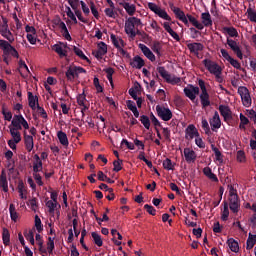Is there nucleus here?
<instances>
[{
	"label": "nucleus",
	"instance_id": "a878e982",
	"mask_svg": "<svg viewBox=\"0 0 256 256\" xmlns=\"http://www.w3.org/2000/svg\"><path fill=\"white\" fill-rule=\"evenodd\" d=\"M203 173L211 181H214L215 183H217V181H219V178H217V175H215V173H213V170H211V168L205 167L203 169Z\"/></svg>",
	"mask_w": 256,
	"mask_h": 256
},
{
	"label": "nucleus",
	"instance_id": "72a5a7b5",
	"mask_svg": "<svg viewBox=\"0 0 256 256\" xmlns=\"http://www.w3.org/2000/svg\"><path fill=\"white\" fill-rule=\"evenodd\" d=\"M92 239L97 247H103V238L97 232H92Z\"/></svg>",
	"mask_w": 256,
	"mask_h": 256
},
{
	"label": "nucleus",
	"instance_id": "20e7f679",
	"mask_svg": "<svg viewBox=\"0 0 256 256\" xmlns=\"http://www.w3.org/2000/svg\"><path fill=\"white\" fill-rule=\"evenodd\" d=\"M157 71L166 83H170L171 85H178V83H181V78L169 74V72L165 70V67L159 66L157 67Z\"/></svg>",
	"mask_w": 256,
	"mask_h": 256
},
{
	"label": "nucleus",
	"instance_id": "c9c22d12",
	"mask_svg": "<svg viewBox=\"0 0 256 256\" xmlns=\"http://www.w3.org/2000/svg\"><path fill=\"white\" fill-rule=\"evenodd\" d=\"M211 149L214 152V155L216 157V161L219 163H223V154L219 150V148L215 147L213 144L211 145Z\"/></svg>",
	"mask_w": 256,
	"mask_h": 256
},
{
	"label": "nucleus",
	"instance_id": "5701e85b",
	"mask_svg": "<svg viewBox=\"0 0 256 256\" xmlns=\"http://www.w3.org/2000/svg\"><path fill=\"white\" fill-rule=\"evenodd\" d=\"M256 244V234L249 233L248 239L246 241V249L247 251H251L255 247Z\"/></svg>",
	"mask_w": 256,
	"mask_h": 256
},
{
	"label": "nucleus",
	"instance_id": "2eb2a0df",
	"mask_svg": "<svg viewBox=\"0 0 256 256\" xmlns=\"http://www.w3.org/2000/svg\"><path fill=\"white\" fill-rule=\"evenodd\" d=\"M187 48L189 49L190 53H193L196 55V57H199V51H203L204 46L202 43L194 42L187 44Z\"/></svg>",
	"mask_w": 256,
	"mask_h": 256
},
{
	"label": "nucleus",
	"instance_id": "13d9d810",
	"mask_svg": "<svg viewBox=\"0 0 256 256\" xmlns=\"http://www.w3.org/2000/svg\"><path fill=\"white\" fill-rule=\"evenodd\" d=\"M122 163H123V160H120V159L113 162V165H114L113 171H115V173H119V171L123 169V167H121Z\"/></svg>",
	"mask_w": 256,
	"mask_h": 256
},
{
	"label": "nucleus",
	"instance_id": "ea45409f",
	"mask_svg": "<svg viewBox=\"0 0 256 256\" xmlns=\"http://www.w3.org/2000/svg\"><path fill=\"white\" fill-rule=\"evenodd\" d=\"M156 15L160 17L161 19H164L165 21H171V16L167 14V11L164 9L159 8L158 12H156Z\"/></svg>",
	"mask_w": 256,
	"mask_h": 256
},
{
	"label": "nucleus",
	"instance_id": "f704fd0d",
	"mask_svg": "<svg viewBox=\"0 0 256 256\" xmlns=\"http://www.w3.org/2000/svg\"><path fill=\"white\" fill-rule=\"evenodd\" d=\"M140 123H142V125L145 127V129H148V130L151 129V120L149 119V116L141 115Z\"/></svg>",
	"mask_w": 256,
	"mask_h": 256
},
{
	"label": "nucleus",
	"instance_id": "393cba45",
	"mask_svg": "<svg viewBox=\"0 0 256 256\" xmlns=\"http://www.w3.org/2000/svg\"><path fill=\"white\" fill-rule=\"evenodd\" d=\"M227 244L229 249L233 252V253H239V242H237L236 240H234L233 238H229L227 240Z\"/></svg>",
	"mask_w": 256,
	"mask_h": 256
},
{
	"label": "nucleus",
	"instance_id": "4d7b16f0",
	"mask_svg": "<svg viewBox=\"0 0 256 256\" xmlns=\"http://www.w3.org/2000/svg\"><path fill=\"white\" fill-rule=\"evenodd\" d=\"M0 187H2L4 193L9 192V182L3 178H0Z\"/></svg>",
	"mask_w": 256,
	"mask_h": 256
},
{
	"label": "nucleus",
	"instance_id": "e433bc0d",
	"mask_svg": "<svg viewBox=\"0 0 256 256\" xmlns=\"http://www.w3.org/2000/svg\"><path fill=\"white\" fill-rule=\"evenodd\" d=\"M24 237L27 241H29L32 245H35V234L33 233V230L24 231Z\"/></svg>",
	"mask_w": 256,
	"mask_h": 256
},
{
	"label": "nucleus",
	"instance_id": "7c9ffc66",
	"mask_svg": "<svg viewBox=\"0 0 256 256\" xmlns=\"http://www.w3.org/2000/svg\"><path fill=\"white\" fill-rule=\"evenodd\" d=\"M10 135L13 138L11 141H15V143H21V132L17 131V129L10 128Z\"/></svg>",
	"mask_w": 256,
	"mask_h": 256
},
{
	"label": "nucleus",
	"instance_id": "0eeeda50",
	"mask_svg": "<svg viewBox=\"0 0 256 256\" xmlns=\"http://www.w3.org/2000/svg\"><path fill=\"white\" fill-rule=\"evenodd\" d=\"M238 94L241 97L244 107H251V94L245 86L238 87Z\"/></svg>",
	"mask_w": 256,
	"mask_h": 256
},
{
	"label": "nucleus",
	"instance_id": "680f3d73",
	"mask_svg": "<svg viewBox=\"0 0 256 256\" xmlns=\"http://www.w3.org/2000/svg\"><path fill=\"white\" fill-rule=\"evenodd\" d=\"M23 115L19 114V115H14V118L11 122V125L12 126H15V125H21V119H23Z\"/></svg>",
	"mask_w": 256,
	"mask_h": 256
},
{
	"label": "nucleus",
	"instance_id": "b1692460",
	"mask_svg": "<svg viewBox=\"0 0 256 256\" xmlns=\"http://www.w3.org/2000/svg\"><path fill=\"white\" fill-rule=\"evenodd\" d=\"M110 39L116 49H119L120 47H125V41H123V38H117L115 34H111Z\"/></svg>",
	"mask_w": 256,
	"mask_h": 256
},
{
	"label": "nucleus",
	"instance_id": "09e8293b",
	"mask_svg": "<svg viewBox=\"0 0 256 256\" xmlns=\"http://www.w3.org/2000/svg\"><path fill=\"white\" fill-rule=\"evenodd\" d=\"M86 101H87V96L85 95V92L77 96V103L78 105H80V107H85Z\"/></svg>",
	"mask_w": 256,
	"mask_h": 256
},
{
	"label": "nucleus",
	"instance_id": "cd10ccee",
	"mask_svg": "<svg viewBox=\"0 0 256 256\" xmlns=\"http://www.w3.org/2000/svg\"><path fill=\"white\" fill-rule=\"evenodd\" d=\"M39 99L35 96H33L32 92H28V104L29 107L35 111V109H37V107H35L36 103H38Z\"/></svg>",
	"mask_w": 256,
	"mask_h": 256
},
{
	"label": "nucleus",
	"instance_id": "bb28decb",
	"mask_svg": "<svg viewBox=\"0 0 256 256\" xmlns=\"http://www.w3.org/2000/svg\"><path fill=\"white\" fill-rule=\"evenodd\" d=\"M57 137L59 139V142L64 146V147H69V139L67 138V134L63 131H59L57 133Z\"/></svg>",
	"mask_w": 256,
	"mask_h": 256
},
{
	"label": "nucleus",
	"instance_id": "412c9836",
	"mask_svg": "<svg viewBox=\"0 0 256 256\" xmlns=\"http://www.w3.org/2000/svg\"><path fill=\"white\" fill-rule=\"evenodd\" d=\"M186 19L193 25V27H196L199 31H203V24H201L193 15L186 14Z\"/></svg>",
	"mask_w": 256,
	"mask_h": 256
},
{
	"label": "nucleus",
	"instance_id": "ddd939ff",
	"mask_svg": "<svg viewBox=\"0 0 256 256\" xmlns=\"http://www.w3.org/2000/svg\"><path fill=\"white\" fill-rule=\"evenodd\" d=\"M229 209L232 211V213H239V207H241V204L239 203V195H233L229 198Z\"/></svg>",
	"mask_w": 256,
	"mask_h": 256
},
{
	"label": "nucleus",
	"instance_id": "473e14b6",
	"mask_svg": "<svg viewBox=\"0 0 256 256\" xmlns=\"http://www.w3.org/2000/svg\"><path fill=\"white\" fill-rule=\"evenodd\" d=\"M223 33H227L229 37H239V32H237L235 27H224Z\"/></svg>",
	"mask_w": 256,
	"mask_h": 256
},
{
	"label": "nucleus",
	"instance_id": "58836bf2",
	"mask_svg": "<svg viewBox=\"0 0 256 256\" xmlns=\"http://www.w3.org/2000/svg\"><path fill=\"white\" fill-rule=\"evenodd\" d=\"M221 219L222 221H227V219H229V203L227 202H224Z\"/></svg>",
	"mask_w": 256,
	"mask_h": 256
},
{
	"label": "nucleus",
	"instance_id": "a19ab883",
	"mask_svg": "<svg viewBox=\"0 0 256 256\" xmlns=\"http://www.w3.org/2000/svg\"><path fill=\"white\" fill-rule=\"evenodd\" d=\"M104 71L107 74L106 77L110 82V85L113 87V74L115 73V70L112 67H109L106 68Z\"/></svg>",
	"mask_w": 256,
	"mask_h": 256
},
{
	"label": "nucleus",
	"instance_id": "dca6fc26",
	"mask_svg": "<svg viewBox=\"0 0 256 256\" xmlns=\"http://www.w3.org/2000/svg\"><path fill=\"white\" fill-rule=\"evenodd\" d=\"M24 144L26 150L31 153L33 151V147H35V143L33 142V136L27 135V132L24 131Z\"/></svg>",
	"mask_w": 256,
	"mask_h": 256
},
{
	"label": "nucleus",
	"instance_id": "a18cd8bd",
	"mask_svg": "<svg viewBox=\"0 0 256 256\" xmlns=\"http://www.w3.org/2000/svg\"><path fill=\"white\" fill-rule=\"evenodd\" d=\"M2 24H0V34L2 35L5 31L9 30V21L7 18L2 17Z\"/></svg>",
	"mask_w": 256,
	"mask_h": 256
},
{
	"label": "nucleus",
	"instance_id": "603ef678",
	"mask_svg": "<svg viewBox=\"0 0 256 256\" xmlns=\"http://www.w3.org/2000/svg\"><path fill=\"white\" fill-rule=\"evenodd\" d=\"M46 207H48L49 213H55V209H57V202H53L52 200H48L46 202Z\"/></svg>",
	"mask_w": 256,
	"mask_h": 256
},
{
	"label": "nucleus",
	"instance_id": "6ab92c4d",
	"mask_svg": "<svg viewBox=\"0 0 256 256\" xmlns=\"http://www.w3.org/2000/svg\"><path fill=\"white\" fill-rule=\"evenodd\" d=\"M201 19H202L203 29L205 27H213V20L211 19V14H209V12H203L201 14Z\"/></svg>",
	"mask_w": 256,
	"mask_h": 256
},
{
	"label": "nucleus",
	"instance_id": "6e6d98bb",
	"mask_svg": "<svg viewBox=\"0 0 256 256\" xmlns=\"http://www.w3.org/2000/svg\"><path fill=\"white\" fill-rule=\"evenodd\" d=\"M251 211H254V214L249 219V221L253 225V227H255L256 226V203L252 204Z\"/></svg>",
	"mask_w": 256,
	"mask_h": 256
},
{
	"label": "nucleus",
	"instance_id": "9d476101",
	"mask_svg": "<svg viewBox=\"0 0 256 256\" xmlns=\"http://www.w3.org/2000/svg\"><path fill=\"white\" fill-rule=\"evenodd\" d=\"M218 110L220 115L223 116L224 121H231V119H233V112H231V108H229V106L221 104Z\"/></svg>",
	"mask_w": 256,
	"mask_h": 256
},
{
	"label": "nucleus",
	"instance_id": "4c0bfd02",
	"mask_svg": "<svg viewBox=\"0 0 256 256\" xmlns=\"http://www.w3.org/2000/svg\"><path fill=\"white\" fill-rule=\"evenodd\" d=\"M162 165L166 171H173L175 169V164H173V161H171L169 158H166Z\"/></svg>",
	"mask_w": 256,
	"mask_h": 256
},
{
	"label": "nucleus",
	"instance_id": "c85d7f7f",
	"mask_svg": "<svg viewBox=\"0 0 256 256\" xmlns=\"http://www.w3.org/2000/svg\"><path fill=\"white\" fill-rule=\"evenodd\" d=\"M73 51L75 53V55H77V57H79L80 59H82V61H87V63H90L91 61L89 60V58L85 55V53H83V50H81L79 47L74 46L73 47Z\"/></svg>",
	"mask_w": 256,
	"mask_h": 256
},
{
	"label": "nucleus",
	"instance_id": "69168bd1",
	"mask_svg": "<svg viewBox=\"0 0 256 256\" xmlns=\"http://www.w3.org/2000/svg\"><path fill=\"white\" fill-rule=\"evenodd\" d=\"M228 62L230 65H232V67H234V69H241V63H239V61L235 60L233 57H231Z\"/></svg>",
	"mask_w": 256,
	"mask_h": 256
},
{
	"label": "nucleus",
	"instance_id": "8fccbe9b",
	"mask_svg": "<svg viewBox=\"0 0 256 256\" xmlns=\"http://www.w3.org/2000/svg\"><path fill=\"white\" fill-rule=\"evenodd\" d=\"M202 129L205 131L206 135H211V128L209 127V122L207 119H202Z\"/></svg>",
	"mask_w": 256,
	"mask_h": 256
},
{
	"label": "nucleus",
	"instance_id": "6e6552de",
	"mask_svg": "<svg viewBox=\"0 0 256 256\" xmlns=\"http://www.w3.org/2000/svg\"><path fill=\"white\" fill-rule=\"evenodd\" d=\"M184 94L188 97V99H190V101L195 102L197 95H199V87L189 84L184 88Z\"/></svg>",
	"mask_w": 256,
	"mask_h": 256
},
{
	"label": "nucleus",
	"instance_id": "f03ea898",
	"mask_svg": "<svg viewBox=\"0 0 256 256\" xmlns=\"http://www.w3.org/2000/svg\"><path fill=\"white\" fill-rule=\"evenodd\" d=\"M198 85L201 89L199 98L202 105V109H207V107L211 105V100H210L209 92H207V87L205 86V81L199 80Z\"/></svg>",
	"mask_w": 256,
	"mask_h": 256
},
{
	"label": "nucleus",
	"instance_id": "774afa93",
	"mask_svg": "<svg viewBox=\"0 0 256 256\" xmlns=\"http://www.w3.org/2000/svg\"><path fill=\"white\" fill-rule=\"evenodd\" d=\"M98 51H100L101 53L106 55V53H107V44H105V42H100L98 44Z\"/></svg>",
	"mask_w": 256,
	"mask_h": 256
},
{
	"label": "nucleus",
	"instance_id": "338daca9",
	"mask_svg": "<svg viewBox=\"0 0 256 256\" xmlns=\"http://www.w3.org/2000/svg\"><path fill=\"white\" fill-rule=\"evenodd\" d=\"M104 12L107 17H111L112 19H115V8H106Z\"/></svg>",
	"mask_w": 256,
	"mask_h": 256
},
{
	"label": "nucleus",
	"instance_id": "f257e3e1",
	"mask_svg": "<svg viewBox=\"0 0 256 256\" xmlns=\"http://www.w3.org/2000/svg\"><path fill=\"white\" fill-rule=\"evenodd\" d=\"M202 63L204 67L207 68L209 73L215 76L217 83H223V69L221 68V66H219V64H217V62L210 59H204Z\"/></svg>",
	"mask_w": 256,
	"mask_h": 256
},
{
	"label": "nucleus",
	"instance_id": "c03bdc74",
	"mask_svg": "<svg viewBox=\"0 0 256 256\" xmlns=\"http://www.w3.org/2000/svg\"><path fill=\"white\" fill-rule=\"evenodd\" d=\"M1 35L4 37V39H7L9 43H13V41H15V36H13V33L9 29Z\"/></svg>",
	"mask_w": 256,
	"mask_h": 256
},
{
	"label": "nucleus",
	"instance_id": "49530a36",
	"mask_svg": "<svg viewBox=\"0 0 256 256\" xmlns=\"http://www.w3.org/2000/svg\"><path fill=\"white\" fill-rule=\"evenodd\" d=\"M66 14L67 17H69V19H71V21H73V23H75V25H77V17L75 16V13H73V11L71 10V7L67 6L66 7Z\"/></svg>",
	"mask_w": 256,
	"mask_h": 256
},
{
	"label": "nucleus",
	"instance_id": "e2e57ef3",
	"mask_svg": "<svg viewBox=\"0 0 256 256\" xmlns=\"http://www.w3.org/2000/svg\"><path fill=\"white\" fill-rule=\"evenodd\" d=\"M150 121H152L154 127H163L161 122H159V119H157L153 113L150 114Z\"/></svg>",
	"mask_w": 256,
	"mask_h": 256
},
{
	"label": "nucleus",
	"instance_id": "de8ad7c7",
	"mask_svg": "<svg viewBox=\"0 0 256 256\" xmlns=\"http://www.w3.org/2000/svg\"><path fill=\"white\" fill-rule=\"evenodd\" d=\"M152 51H154L158 57H161V43L159 41L153 42Z\"/></svg>",
	"mask_w": 256,
	"mask_h": 256
},
{
	"label": "nucleus",
	"instance_id": "f3484780",
	"mask_svg": "<svg viewBox=\"0 0 256 256\" xmlns=\"http://www.w3.org/2000/svg\"><path fill=\"white\" fill-rule=\"evenodd\" d=\"M210 125L212 131H215V129H221V118L219 117V112L215 111L213 118L210 119Z\"/></svg>",
	"mask_w": 256,
	"mask_h": 256
},
{
	"label": "nucleus",
	"instance_id": "423d86ee",
	"mask_svg": "<svg viewBox=\"0 0 256 256\" xmlns=\"http://www.w3.org/2000/svg\"><path fill=\"white\" fill-rule=\"evenodd\" d=\"M169 7L171 11L174 13L176 19H179V21H182L184 25H189V20H187V15H185V12H183L181 8L175 7V4H173V2H169Z\"/></svg>",
	"mask_w": 256,
	"mask_h": 256
},
{
	"label": "nucleus",
	"instance_id": "2f4dec72",
	"mask_svg": "<svg viewBox=\"0 0 256 256\" xmlns=\"http://www.w3.org/2000/svg\"><path fill=\"white\" fill-rule=\"evenodd\" d=\"M195 125L190 124L185 130V138L186 139H193L194 134H195Z\"/></svg>",
	"mask_w": 256,
	"mask_h": 256
},
{
	"label": "nucleus",
	"instance_id": "4be33fe9",
	"mask_svg": "<svg viewBox=\"0 0 256 256\" xmlns=\"http://www.w3.org/2000/svg\"><path fill=\"white\" fill-rule=\"evenodd\" d=\"M120 5H122L126 13H128L131 17L132 15H135V11H137V7L135 6V4L124 2V3H120Z\"/></svg>",
	"mask_w": 256,
	"mask_h": 256
},
{
	"label": "nucleus",
	"instance_id": "79ce46f5",
	"mask_svg": "<svg viewBox=\"0 0 256 256\" xmlns=\"http://www.w3.org/2000/svg\"><path fill=\"white\" fill-rule=\"evenodd\" d=\"M2 239H3L4 245H9L11 234H9V230L7 228L3 229Z\"/></svg>",
	"mask_w": 256,
	"mask_h": 256
},
{
	"label": "nucleus",
	"instance_id": "0e129e2a",
	"mask_svg": "<svg viewBox=\"0 0 256 256\" xmlns=\"http://www.w3.org/2000/svg\"><path fill=\"white\" fill-rule=\"evenodd\" d=\"M237 161L239 162V163H245V152L243 151V150H239L238 152H237Z\"/></svg>",
	"mask_w": 256,
	"mask_h": 256
},
{
	"label": "nucleus",
	"instance_id": "a211bd4d",
	"mask_svg": "<svg viewBox=\"0 0 256 256\" xmlns=\"http://www.w3.org/2000/svg\"><path fill=\"white\" fill-rule=\"evenodd\" d=\"M139 49H141L143 55L149 59V61H155V54L147 47L145 44H139Z\"/></svg>",
	"mask_w": 256,
	"mask_h": 256
},
{
	"label": "nucleus",
	"instance_id": "1a4fd4ad",
	"mask_svg": "<svg viewBox=\"0 0 256 256\" xmlns=\"http://www.w3.org/2000/svg\"><path fill=\"white\" fill-rule=\"evenodd\" d=\"M227 45L228 47H230L233 53H235L238 59H243V52L241 51V47L239 46V43H237V41L227 38Z\"/></svg>",
	"mask_w": 256,
	"mask_h": 256
},
{
	"label": "nucleus",
	"instance_id": "052dcab7",
	"mask_svg": "<svg viewBox=\"0 0 256 256\" xmlns=\"http://www.w3.org/2000/svg\"><path fill=\"white\" fill-rule=\"evenodd\" d=\"M2 115L4 116L5 121H11L13 119V113L7 111L5 108H2Z\"/></svg>",
	"mask_w": 256,
	"mask_h": 256
},
{
	"label": "nucleus",
	"instance_id": "c756f323",
	"mask_svg": "<svg viewBox=\"0 0 256 256\" xmlns=\"http://www.w3.org/2000/svg\"><path fill=\"white\" fill-rule=\"evenodd\" d=\"M9 213L11 220L14 221V223H17V219H19V213H17V210L15 209V204L9 205Z\"/></svg>",
	"mask_w": 256,
	"mask_h": 256
},
{
	"label": "nucleus",
	"instance_id": "3c124183",
	"mask_svg": "<svg viewBox=\"0 0 256 256\" xmlns=\"http://www.w3.org/2000/svg\"><path fill=\"white\" fill-rule=\"evenodd\" d=\"M43 171V161L33 163V173H40Z\"/></svg>",
	"mask_w": 256,
	"mask_h": 256
},
{
	"label": "nucleus",
	"instance_id": "7ed1b4c3",
	"mask_svg": "<svg viewBox=\"0 0 256 256\" xmlns=\"http://www.w3.org/2000/svg\"><path fill=\"white\" fill-rule=\"evenodd\" d=\"M80 73H87V70L81 66L70 65L65 73L66 79L68 81H75V79H79Z\"/></svg>",
	"mask_w": 256,
	"mask_h": 256
},
{
	"label": "nucleus",
	"instance_id": "37998d69",
	"mask_svg": "<svg viewBox=\"0 0 256 256\" xmlns=\"http://www.w3.org/2000/svg\"><path fill=\"white\" fill-rule=\"evenodd\" d=\"M247 15H248V19H249V21H251V23H256V11L253 8L247 9Z\"/></svg>",
	"mask_w": 256,
	"mask_h": 256
},
{
	"label": "nucleus",
	"instance_id": "f8f14e48",
	"mask_svg": "<svg viewBox=\"0 0 256 256\" xmlns=\"http://www.w3.org/2000/svg\"><path fill=\"white\" fill-rule=\"evenodd\" d=\"M125 33L133 39L135 37V24L133 23V19L130 17L125 22Z\"/></svg>",
	"mask_w": 256,
	"mask_h": 256
},
{
	"label": "nucleus",
	"instance_id": "5fc2aeb1",
	"mask_svg": "<svg viewBox=\"0 0 256 256\" xmlns=\"http://www.w3.org/2000/svg\"><path fill=\"white\" fill-rule=\"evenodd\" d=\"M89 6H90V9H91L92 15H93L96 19H99V11H97V7L95 6V2L90 1Z\"/></svg>",
	"mask_w": 256,
	"mask_h": 256
},
{
	"label": "nucleus",
	"instance_id": "aec40b11",
	"mask_svg": "<svg viewBox=\"0 0 256 256\" xmlns=\"http://www.w3.org/2000/svg\"><path fill=\"white\" fill-rule=\"evenodd\" d=\"M131 67L135 68V69H142L143 67H145V60H143V58H141V56L136 55L133 58V61L130 62Z\"/></svg>",
	"mask_w": 256,
	"mask_h": 256
},
{
	"label": "nucleus",
	"instance_id": "bf43d9fd",
	"mask_svg": "<svg viewBox=\"0 0 256 256\" xmlns=\"http://www.w3.org/2000/svg\"><path fill=\"white\" fill-rule=\"evenodd\" d=\"M144 209L149 213V215H157V210L152 205L146 204L144 205Z\"/></svg>",
	"mask_w": 256,
	"mask_h": 256
},
{
	"label": "nucleus",
	"instance_id": "4468645a",
	"mask_svg": "<svg viewBox=\"0 0 256 256\" xmlns=\"http://www.w3.org/2000/svg\"><path fill=\"white\" fill-rule=\"evenodd\" d=\"M184 157L186 163H195L197 161V153L191 148H184Z\"/></svg>",
	"mask_w": 256,
	"mask_h": 256
},
{
	"label": "nucleus",
	"instance_id": "39448f33",
	"mask_svg": "<svg viewBox=\"0 0 256 256\" xmlns=\"http://www.w3.org/2000/svg\"><path fill=\"white\" fill-rule=\"evenodd\" d=\"M156 113L162 121H171V119H173V112H171V109L161 105L156 106Z\"/></svg>",
	"mask_w": 256,
	"mask_h": 256
},
{
	"label": "nucleus",
	"instance_id": "864d4df0",
	"mask_svg": "<svg viewBox=\"0 0 256 256\" xmlns=\"http://www.w3.org/2000/svg\"><path fill=\"white\" fill-rule=\"evenodd\" d=\"M35 227L38 233H41V231H43V223L41 222V218H39L38 215L35 216Z\"/></svg>",
	"mask_w": 256,
	"mask_h": 256
},
{
	"label": "nucleus",
	"instance_id": "9b49d317",
	"mask_svg": "<svg viewBox=\"0 0 256 256\" xmlns=\"http://www.w3.org/2000/svg\"><path fill=\"white\" fill-rule=\"evenodd\" d=\"M67 43L59 42V44H54L52 46L53 51L59 55V57H67Z\"/></svg>",
	"mask_w": 256,
	"mask_h": 256
}]
</instances>
